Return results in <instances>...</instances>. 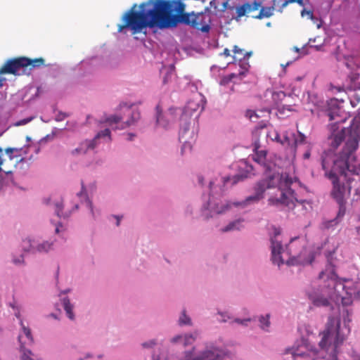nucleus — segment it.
Here are the masks:
<instances>
[{"label":"nucleus","mask_w":360,"mask_h":360,"mask_svg":"<svg viewBox=\"0 0 360 360\" xmlns=\"http://www.w3.org/2000/svg\"><path fill=\"white\" fill-rule=\"evenodd\" d=\"M343 99L330 98L316 102L319 117H328V141L330 148L321 156L325 176L333 184L331 195L339 205L336 217L324 221L321 229H333L345 213V198L353 189L360 197V164L356 151L360 141V118H353L347 127H342L348 116L342 106Z\"/></svg>","instance_id":"1"},{"label":"nucleus","mask_w":360,"mask_h":360,"mask_svg":"<svg viewBox=\"0 0 360 360\" xmlns=\"http://www.w3.org/2000/svg\"><path fill=\"white\" fill-rule=\"evenodd\" d=\"M264 127H257L253 132L255 138L253 160L262 167L266 178L255 184L254 186L255 193L252 195L248 196L243 202L234 203L236 206L245 207L251 203L257 202L264 198V193L266 189L276 187L281 191V197L279 198L271 197L269 199L270 205L281 204L288 206L294 199V191L290 188L293 182L292 179L285 174H280L278 167L276 162V155H270L268 156L267 150L261 149L258 137L261 135Z\"/></svg>","instance_id":"2"},{"label":"nucleus","mask_w":360,"mask_h":360,"mask_svg":"<svg viewBox=\"0 0 360 360\" xmlns=\"http://www.w3.org/2000/svg\"><path fill=\"white\" fill-rule=\"evenodd\" d=\"M185 6L182 0H148L141 3L140 10L136 11L135 4L122 15L118 32L129 29L135 34L146 27L163 29L175 26L176 16L172 13L184 11Z\"/></svg>","instance_id":"3"},{"label":"nucleus","mask_w":360,"mask_h":360,"mask_svg":"<svg viewBox=\"0 0 360 360\" xmlns=\"http://www.w3.org/2000/svg\"><path fill=\"white\" fill-rule=\"evenodd\" d=\"M341 316L342 321L332 316H328L326 329L319 343L320 351L316 350V359L360 360V356L352 349L347 352V358L342 354L338 356L339 348L351 331L349 323L352 312L343 307Z\"/></svg>","instance_id":"4"},{"label":"nucleus","mask_w":360,"mask_h":360,"mask_svg":"<svg viewBox=\"0 0 360 360\" xmlns=\"http://www.w3.org/2000/svg\"><path fill=\"white\" fill-rule=\"evenodd\" d=\"M44 65V59L38 58L30 59L26 57H18L7 60L0 68V75L11 74L20 75L21 69L30 67V69L39 68Z\"/></svg>","instance_id":"5"},{"label":"nucleus","mask_w":360,"mask_h":360,"mask_svg":"<svg viewBox=\"0 0 360 360\" xmlns=\"http://www.w3.org/2000/svg\"><path fill=\"white\" fill-rule=\"evenodd\" d=\"M132 104L127 105L125 103H120V110L124 109V115L129 117L125 121H124V117L122 115H112L105 120V122L108 123L110 126L120 123V127L115 128L118 129H123L134 124L140 118V112L138 110H132Z\"/></svg>","instance_id":"6"},{"label":"nucleus","mask_w":360,"mask_h":360,"mask_svg":"<svg viewBox=\"0 0 360 360\" xmlns=\"http://www.w3.org/2000/svg\"><path fill=\"white\" fill-rule=\"evenodd\" d=\"M297 246L303 248V240L296 241V240L292 239L288 247L290 254L292 255V263L301 265L311 264L314 259V252L303 248L300 253L297 254L294 250Z\"/></svg>","instance_id":"7"},{"label":"nucleus","mask_w":360,"mask_h":360,"mask_svg":"<svg viewBox=\"0 0 360 360\" xmlns=\"http://www.w3.org/2000/svg\"><path fill=\"white\" fill-rule=\"evenodd\" d=\"M200 355V357L196 360H223L225 357L231 356L229 352L214 345L207 346Z\"/></svg>","instance_id":"8"},{"label":"nucleus","mask_w":360,"mask_h":360,"mask_svg":"<svg viewBox=\"0 0 360 360\" xmlns=\"http://www.w3.org/2000/svg\"><path fill=\"white\" fill-rule=\"evenodd\" d=\"M107 137L109 141L111 140L110 137V131L109 129H105L103 131L98 132L95 138L91 141H86L81 143L79 148L73 150L72 151V154H78V153H86L89 149H94L96 146V140L101 138Z\"/></svg>","instance_id":"9"},{"label":"nucleus","mask_w":360,"mask_h":360,"mask_svg":"<svg viewBox=\"0 0 360 360\" xmlns=\"http://www.w3.org/2000/svg\"><path fill=\"white\" fill-rule=\"evenodd\" d=\"M280 234V231L275 229L274 236L271 238V259L273 262L278 266L283 263V260L281 256L283 250V246L276 237Z\"/></svg>","instance_id":"10"},{"label":"nucleus","mask_w":360,"mask_h":360,"mask_svg":"<svg viewBox=\"0 0 360 360\" xmlns=\"http://www.w3.org/2000/svg\"><path fill=\"white\" fill-rule=\"evenodd\" d=\"M205 103L201 95H196L189 100L184 107V112L186 115L191 116L194 112L198 111L202 112L205 108Z\"/></svg>","instance_id":"11"},{"label":"nucleus","mask_w":360,"mask_h":360,"mask_svg":"<svg viewBox=\"0 0 360 360\" xmlns=\"http://www.w3.org/2000/svg\"><path fill=\"white\" fill-rule=\"evenodd\" d=\"M261 7V3L257 1H254L252 4L245 3L241 6L236 7V16L233 18L238 21L242 17L245 16L247 13H250L252 11L258 10Z\"/></svg>","instance_id":"12"},{"label":"nucleus","mask_w":360,"mask_h":360,"mask_svg":"<svg viewBox=\"0 0 360 360\" xmlns=\"http://www.w3.org/2000/svg\"><path fill=\"white\" fill-rule=\"evenodd\" d=\"M193 27L196 30H200L202 32H208L210 30V26L208 22L210 21L209 15L202 13L194 15Z\"/></svg>","instance_id":"13"},{"label":"nucleus","mask_w":360,"mask_h":360,"mask_svg":"<svg viewBox=\"0 0 360 360\" xmlns=\"http://www.w3.org/2000/svg\"><path fill=\"white\" fill-rule=\"evenodd\" d=\"M20 326L22 327V332L18 335L19 347L22 346L25 347L31 346L34 343V338L30 328L26 327L22 321H20Z\"/></svg>","instance_id":"14"},{"label":"nucleus","mask_w":360,"mask_h":360,"mask_svg":"<svg viewBox=\"0 0 360 360\" xmlns=\"http://www.w3.org/2000/svg\"><path fill=\"white\" fill-rule=\"evenodd\" d=\"M198 336L197 332H194L193 334L182 335H176L174 337L171 341L173 343H181L184 346H188L192 345Z\"/></svg>","instance_id":"15"},{"label":"nucleus","mask_w":360,"mask_h":360,"mask_svg":"<svg viewBox=\"0 0 360 360\" xmlns=\"http://www.w3.org/2000/svg\"><path fill=\"white\" fill-rule=\"evenodd\" d=\"M19 352L20 360H43L37 357L30 349L23 346L19 347Z\"/></svg>","instance_id":"16"},{"label":"nucleus","mask_w":360,"mask_h":360,"mask_svg":"<svg viewBox=\"0 0 360 360\" xmlns=\"http://www.w3.org/2000/svg\"><path fill=\"white\" fill-rule=\"evenodd\" d=\"M172 15L176 16V23L177 22L178 17H179L181 22L186 25H189L193 27V23H195V21H193L195 15L194 13H186L183 11L181 13H172Z\"/></svg>","instance_id":"17"},{"label":"nucleus","mask_w":360,"mask_h":360,"mask_svg":"<svg viewBox=\"0 0 360 360\" xmlns=\"http://www.w3.org/2000/svg\"><path fill=\"white\" fill-rule=\"evenodd\" d=\"M305 332L308 334V336L305 338H302V346L304 347L308 351H313V345H311L312 340L314 338L313 332L309 331L308 327H304Z\"/></svg>","instance_id":"18"},{"label":"nucleus","mask_w":360,"mask_h":360,"mask_svg":"<svg viewBox=\"0 0 360 360\" xmlns=\"http://www.w3.org/2000/svg\"><path fill=\"white\" fill-rule=\"evenodd\" d=\"M349 82L350 84L347 86V89L350 91H356L359 90V88H356L357 84H360V75L359 73L353 72L349 76Z\"/></svg>","instance_id":"19"},{"label":"nucleus","mask_w":360,"mask_h":360,"mask_svg":"<svg viewBox=\"0 0 360 360\" xmlns=\"http://www.w3.org/2000/svg\"><path fill=\"white\" fill-rule=\"evenodd\" d=\"M275 8L274 6L269 7H262L259 13L257 15L254 16L253 18L257 19H263L264 18H269L274 15V11Z\"/></svg>","instance_id":"20"},{"label":"nucleus","mask_w":360,"mask_h":360,"mask_svg":"<svg viewBox=\"0 0 360 360\" xmlns=\"http://www.w3.org/2000/svg\"><path fill=\"white\" fill-rule=\"evenodd\" d=\"M288 354H290V357H287L285 359V360H295L297 356H302L305 355V352H300L299 348L296 349L294 348H288L285 349L284 355Z\"/></svg>","instance_id":"21"},{"label":"nucleus","mask_w":360,"mask_h":360,"mask_svg":"<svg viewBox=\"0 0 360 360\" xmlns=\"http://www.w3.org/2000/svg\"><path fill=\"white\" fill-rule=\"evenodd\" d=\"M64 309L67 314L68 318L71 320H74L75 315L72 311L73 306L71 304L68 297H64L62 300Z\"/></svg>","instance_id":"22"},{"label":"nucleus","mask_w":360,"mask_h":360,"mask_svg":"<svg viewBox=\"0 0 360 360\" xmlns=\"http://www.w3.org/2000/svg\"><path fill=\"white\" fill-rule=\"evenodd\" d=\"M314 41H315V39H310L309 40L308 44L303 46L301 49H299L296 46L293 47L292 50L299 54V56L297 57H296L295 59L298 58L301 56H304V55L307 54L309 52L308 49L313 48V46H314L313 45L311 44V43L314 42Z\"/></svg>","instance_id":"23"},{"label":"nucleus","mask_w":360,"mask_h":360,"mask_svg":"<svg viewBox=\"0 0 360 360\" xmlns=\"http://www.w3.org/2000/svg\"><path fill=\"white\" fill-rule=\"evenodd\" d=\"M243 220L238 219L230 222L226 226L221 229L222 232H227L233 230H238L242 226Z\"/></svg>","instance_id":"24"},{"label":"nucleus","mask_w":360,"mask_h":360,"mask_svg":"<svg viewBox=\"0 0 360 360\" xmlns=\"http://www.w3.org/2000/svg\"><path fill=\"white\" fill-rule=\"evenodd\" d=\"M316 307H328L330 309H333L332 300L327 297H321L316 295Z\"/></svg>","instance_id":"25"},{"label":"nucleus","mask_w":360,"mask_h":360,"mask_svg":"<svg viewBox=\"0 0 360 360\" xmlns=\"http://www.w3.org/2000/svg\"><path fill=\"white\" fill-rule=\"evenodd\" d=\"M229 207V205L227 204L224 207H219L218 205H212L211 202L208 203V207L207 209H210L212 212L216 213V214H221L223 212L225 211V210L228 209Z\"/></svg>","instance_id":"26"},{"label":"nucleus","mask_w":360,"mask_h":360,"mask_svg":"<svg viewBox=\"0 0 360 360\" xmlns=\"http://www.w3.org/2000/svg\"><path fill=\"white\" fill-rule=\"evenodd\" d=\"M52 244L44 242L36 247V250L39 252H46L51 248Z\"/></svg>","instance_id":"27"},{"label":"nucleus","mask_w":360,"mask_h":360,"mask_svg":"<svg viewBox=\"0 0 360 360\" xmlns=\"http://www.w3.org/2000/svg\"><path fill=\"white\" fill-rule=\"evenodd\" d=\"M179 322L180 325H191V320L186 314V311L185 310H184L182 311L181 316L179 318Z\"/></svg>","instance_id":"28"},{"label":"nucleus","mask_w":360,"mask_h":360,"mask_svg":"<svg viewBox=\"0 0 360 360\" xmlns=\"http://www.w3.org/2000/svg\"><path fill=\"white\" fill-rule=\"evenodd\" d=\"M259 322L263 330L267 329L270 326L269 315L267 314L266 317L261 316Z\"/></svg>","instance_id":"29"},{"label":"nucleus","mask_w":360,"mask_h":360,"mask_svg":"<svg viewBox=\"0 0 360 360\" xmlns=\"http://www.w3.org/2000/svg\"><path fill=\"white\" fill-rule=\"evenodd\" d=\"M307 205L309 207L311 210L312 209V204L310 202H308L307 200H302V201H297V203L295 205V209H300V207H304L306 210H307V207L306 206Z\"/></svg>","instance_id":"30"},{"label":"nucleus","mask_w":360,"mask_h":360,"mask_svg":"<svg viewBox=\"0 0 360 360\" xmlns=\"http://www.w3.org/2000/svg\"><path fill=\"white\" fill-rule=\"evenodd\" d=\"M237 75L234 73H231L229 75L224 76L220 81L221 85H226L228 84L233 78H235Z\"/></svg>","instance_id":"31"},{"label":"nucleus","mask_w":360,"mask_h":360,"mask_svg":"<svg viewBox=\"0 0 360 360\" xmlns=\"http://www.w3.org/2000/svg\"><path fill=\"white\" fill-rule=\"evenodd\" d=\"M266 136H269L272 141H275L279 143L281 142V139L278 134V133L276 131H273L272 132L266 133Z\"/></svg>","instance_id":"32"},{"label":"nucleus","mask_w":360,"mask_h":360,"mask_svg":"<svg viewBox=\"0 0 360 360\" xmlns=\"http://www.w3.org/2000/svg\"><path fill=\"white\" fill-rule=\"evenodd\" d=\"M305 141V136L301 132H298L297 137L295 138V145L297 146L298 144L304 143Z\"/></svg>","instance_id":"33"},{"label":"nucleus","mask_w":360,"mask_h":360,"mask_svg":"<svg viewBox=\"0 0 360 360\" xmlns=\"http://www.w3.org/2000/svg\"><path fill=\"white\" fill-rule=\"evenodd\" d=\"M68 116H69V115L65 112H58L57 113V115H56L55 120L57 122H60V121H63V120H65Z\"/></svg>","instance_id":"34"},{"label":"nucleus","mask_w":360,"mask_h":360,"mask_svg":"<svg viewBox=\"0 0 360 360\" xmlns=\"http://www.w3.org/2000/svg\"><path fill=\"white\" fill-rule=\"evenodd\" d=\"M233 52L235 56L237 54H240L242 56V57L240 58L239 60H241L242 58H244L245 53H243V49L239 48L238 46L236 45L233 46Z\"/></svg>","instance_id":"35"},{"label":"nucleus","mask_w":360,"mask_h":360,"mask_svg":"<svg viewBox=\"0 0 360 360\" xmlns=\"http://www.w3.org/2000/svg\"><path fill=\"white\" fill-rule=\"evenodd\" d=\"M156 345V342L155 340H150L148 342H145L142 343V347L143 348H151Z\"/></svg>","instance_id":"36"},{"label":"nucleus","mask_w":360,"mask_h":360,"mask_svg":"<svg viewBox=\"0 0 360 360\" xmlns=\"http://www.w3.org/2000/svg\"><path fill=\"white\" fill-rule=\"evenodd\" d=\"M306 294H307V297H309V299L312 302V304H315V295H314V292L313 289H311V290H307Z\"/></svg>","instance_id":"37"},{"label":"nucleus","mask_w":360,"mask_h":360,"mask_svg":"<svg viewBox=\"0 0 360 360\" xmlns=\"http://www.w3.org/2000/svg\"><path fill=\"white\" fill-rule=\"evenodd\" d=\"M23 243H24L23 244V248L25 249V250H27H27H29L30 248L33 250L35 249V248L33 247V245L31 244L30 240H24Z\"/></svg>","instance_id":"38"},{"label":"nucleus","mask_w":360,"mask_h":360,"mask_svg":"<svg viewBox=\"0 0 360 360\" xmlns=\"http://www.w3.org/2000/svg\"><path fill=\"white\" fill-rule=\"evenodd\" d=\"M292 2H297V4H299L300 5L302 6L303 5V0H286L285 1L282 5H281V7L282 8H284L289 3H292Z\"/></svg>","instance_id":"39"},{"label":"nucleus","mask_w":360,"mask_h":360,"mask_svg":"<svg viewBox=\"0 0 360 360\" xmlns=\"http://www.w3.org/2000/svg\"><path fill=\"white\" fill-rule=\"evenodd\" d=\"M61 210H62V205L57 203L56 205V213L57 216H58L59 217H65V216L61 213Z\"/></svg>","instance_id":"40"},{"label":"nucleus","mask_w":360,"mask_h":360,"mask_svg":"<svg viewBox=\"0 0 360 360\" xmlns=\"http://www.w3.org/2000/svg\"><path fill=\"white\" fill-rule=\"evenodd\" d=\"M281 144L283 145V146H290V139L286 135H285L283 136V139H281Z\"/></svg>","instance_id":"41"},{"label":"nucleus","mask_w":360,"mask_h":360,"mask_svg":"<svg viewBox=\"0 0 360 360\" xmlns=\"http://www.w3.org/2000/svg\"><path fill=\"white\" fill-rule=\"evenodd\" d=\"M360 97L359 96H356L353 99L350 101V103L353 107H355L359 102Z\"/></svg>","instance_id":"42"},{"label":"nucleus","mask_w":360,"mask_h":360,"mask_svg":"<svg viewBox=\"0 0 360 360\" xmlns=\"http://www.w3.org/2000/svg\"><path fill=\"white\" fill-rule=\"evenodd\" d=\"M331 89V91L333 93L340 92V91L344 90V86H331V89Z\"/></svg>","instance_id":"43"},{"label":"nucleus","mask_w":360,"mask_h":360,"mask_svg":"<svg viewBox=\"0 0 360 360\" xmlns=\"http://www.w3.org/2000/svg\"><path fill=\"white\" fill-rule=\"evenodd\" d=\"M301 14L302 16H304V15L307 14L310 18L313 19V11H306L304 9Z\"/></svg>","instance_id":"44"},{"label":"nucleus","mask_w":360,"mask_h":360,"mask_svg":"<svg viewBox=\"0 0 360 360\" xmlns=\"http://www.w3.org/2000/svg\"><path fill=\"white\" fill-rule=\"evenodd\" d=\"M223 8L224 10H233L234 8L233 6H231L229 5L228 1L223 3Z\"/></svg>","instance_id":"45"},{"label":"nucleus","mask_w":360,"mask_h":360,"mask_svg":"<svg viewBox=\"0 0 360 360\" xmlns=\"http://www.w3.org/2000/svg\"><path fill=\"white\" fill-rule=\"evenodd\" d=\"M14 151H18V149L15 148H7L5 150L6 153L8 155L12 154Z\"/></svg>","instance_id":"46"},{"label":"nucleus","mask_w":360,"mask_h":360,"mask_svg":"<svg viewBox=\"0 0 360 360\" xmlns=\"http://www.w3.org/2000/svg\"><path fill=\"white\" fill-rule=\"evenodd\" d=\"M13 263L15 264H20L23 262V257L20 255V257L18 259H13Z\"/></svg>","instance_id":"47"},{"label":"nucleus","mask_w":360,"mask_h":360,"mask_svg":"<svg viewBox=\"0 0 360 360\" xmlns=\"http://www.w3.org/2000/svg\"><path fill=\"white\" fill-rule=\"evenodd\" d=\"M157 123L159 125H161V126H163V127L165 126V124L162 121V115L160 114H158V116H157Z\"/></svg>","instance_id":"48"},{"label":"nucleus","mask_w":360,"mask_h":360,"mask_svg":"<svg viewBox=\"0 0 360 360\" xmlns=\"http://www.w3.org/2000/svg\"><path fill=\"white\" fill-rule=\"evenodd\" d=\"M250 321V319H243V320L239 319H235V322L240 323V324H245L246 322Z\"/></svg>","instance_id":"49"},{"label":"nucleus","mask_w":360,"mask_h":360,"mask_svg":"<svg viewBox=\"0 0 360 360\" xmlns=\"http://www.w3.org/2000/svg\"><path fill=\"white\" fill-rule=\"evenodd\" d=\"M350 300L349 299L342 298V304L343 306H347L349 304Z\"/></svg>","instance_id":"50"},{"label":"nucleus","mask_w":360,"mask_h":360,"mask_svg":"<svg viewBox=\"0 0 360 360\" xmlns=\"http://www.w3.org/2000/svg\"><path fill=\"white\" fill-rule=\"evenodd\" d=\"M223 55L226 57H228L230 56V51L229 49H224V52H223Z\"/></svg>","instance_id":"51"},{"label":"nucleus","mask_w":360,"mask_h":360,"mask_svg":"<svg viewBox=\"0 0 360 360\" xmlns=\"http://www.w3.org/2000/svg\"><path fill=\"white\" fill-rule=\"evenodd\" d=\"M30 120V119H27V120H21L20 121L17 125H20V124H27Z\"/></svg>","instance_id":"52"},{"label":"nucleus","mask_w":360,"mask_h":360,"mask_svg":"<svg viewBox=\"0 0 360 360\" xmlns=\"http://www.w3.org/2000/svg\"><path fill=\"white\" fill-rule=\"evenodd\" d=\"M240 179V176H235L233 178V184H236L239 180Z\"/></svg>","instance_id":"53"},{"label":"nucleus","mask_w":360,"mask_h":360,"mask_svg":"<svg viewBox=\"0 0 360 360\" xmlns=\"http://www.w3.org/2000/svg\"><path fill=\"white\" fill-rule=\"evenodd\" d=\"M310 155H311L310 152L309 151H307L306 153H304L303 157H304V159H309Z\"/></svg>","instance_id":"54"},{"label":"nucleus","mask_w":360,"mask_h":360,"mask_svg":"<svg viewBox=\"0 0 360 360\" xmlns=\"http://www.w3.org/2000/svg\"><path fill=\"white\" fill-rule=\"evenodd\" d=\"M116 218H117V223H116V224H117V226H119L120 223L121 218L120 217H118V216H116Z\"/></svg>","instance_id":"55"},{"label":"nucleus","mask_w":360,"mask_h":360,"mask_svg":"<svg viewBox=\"0 0 360 360\" xmlns=\"http://www.w3.org/2000/svg\"><path fill=\"white\" fill-rule=\"evenodd\" d=\"M6 79L4 78L3 79H0V87H1L3 86V82L5 81Z\"/></svg>","instance_id":"56"},{"label":"nucleus","mask_w":360,"mask_h":360,"mask_svg":"<svg viewBox=\"0 0 360 360\" xmlns=\"http://www.w3.org/2000/svg\"><path fill=\"white\" fill-rule=\"evenodd\" d=\"M198 181H199V182H200V184H202V181H203L202 177L199 176V177H198Z\"/></svg>","instance_id":"57"},{"label":"nucleus","mask_w":360,"mask_h":360,"mask_svg":"<svg viewBox=\"0 0 360 360\" xmlns=\"http://www.w3.org/2000/svg\"><path fill=\"white\" fill-rule=\"evenodd\" d=\"M50 316H52L53 318L56 319H58L57 316L55 315L54 314H51Z\"/></svg>","instance_id":"58"},{"label":"nucleus","mask_w":360,"mask_h":360,"mask_svg":"<svg viewBox=\"0 0 360 360\" xmlns=\"http://www.w3.org/2000/svg\"><path fill=\"white\" fill-rule=\"evenodd\" d=\"M128 136H129V140H131L132 137L134 136L133 134H128Z\"/></svg>","instance_id":"59"},{"label":"nucleus","mask_w":360,"mask_h":360,"mask_svg":"<svg viewBox=\"0 0 360 360\" xmlns=\"http://www.w3.org/2000/svg\"><path fill=\"white\" fill-rule=\"evenodd\" d=\"M89 205V207L91 209V210L92 211V205H91V202H88Z\"/></svg>","instance_id":"60"},{"label":"nucleus","mask_w":360,"mask_h":360,"mask_svg":"<svg viewBox=\"0 0 360 360\" xmlns=\"http://www.w3.org/2000/svg\"><path fill=\"white\" fill-rule=\"evenodd\" d=\"M331 255H332V252H329L328 254L326 256L328 258L330 256H331Z\"/></svg>","instance_id":"61"},{"label":"nucleus","mask_w":360,"mask_h":360,"mask_svg":"<svg viewBox=\"0 0 360 360\" xmlns=\"http://www.w3.org/2000/svg\"><path fill=\"white\" fill-rule=\"evenodd\" d=\"M316 51H319V50H320V46L319 45H316Z\"/></svg>","instance_id":"62"},{"label":"nucleus","mask_w":360,"mask_h":360,"mask_svg":"<svg viewBox=\"0 0 360 360\" xmlns=\"http://www.w3.org/2000/svg\"><path fill=\"white\" fill-rule=\"evenodd\" d=\"M357 232H358L359 234H360V226L357 227Z\"/></svg>","instance_id":"63"},{"label":"nucleus","mask_w":360,"mask_h":360,"mask_svg":"<svg viewBox=\"0 0 360 360\" xmlns=\"http://www.w3.org/2000/svg\"><path fill=\"white\" fill-rule=\"evenodd\" d=\"M356 88H359V89H360V84H357V85L356 86Z\"/></svg>","instance_id":"64"}]
</instances>
